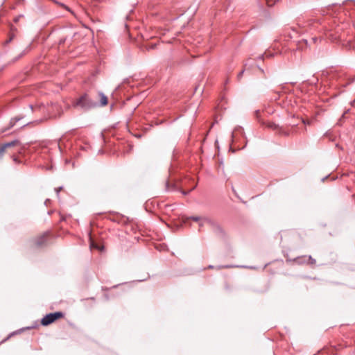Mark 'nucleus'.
Masks as SVG:
<instances>
[{
  "instance_id": "obj_6",
  "label": "nucleus",
  "mask_w": 355,
  "mask_h": 355,
  "mask_svg": "<svg viewBox=\"0 0 355 355\" xmlns=\"http://www.w3.org/2000/svg\"><path fill=\"white\" fill-rule=\"evenodd\" d=\"M312 28H318V26H315V23L312 21V20L304 22L302 26L300 25V32H308L309 30H311Z\"/></svg>"
},
{
  "instance_id": "obj_2",
  "label": "nucleus",
  "mask_w": 355,
  "mask_h": 355,
  "mask_svg": "<svg viewBox=\"0 0 355 355\" xmlns=\"http://www.w3.org/2000/svg\"><path fill=\"white\" fill-rule=\"evenodd\" d=\"M343 29V26L340 27V26H337L335 29V33H332L331 30H327L325 33V37L327 39L330 40L332 42H336L337 40H344L345 37V33H340V31Z\"/></svg>"
},
{
  "instance_id": "obj_18",
  "label": "nucleus",
  "mask_w": 355,
  "mask_h": 355,
  "mask_svg": "<svg viewBox=\"0 0 355 355\" xmlns=\"http://www.w3.org/2000/svg\"><path fill=\"white\" fill-rule=\"evenodd\" d=\"M191 219L196 222H200L202 220V218L198 216H191Z\"/></svg>"
},
{
  "instance_id": "obj_12",
  "label": "nucleus",
  "mask_w": 355,
  "mask_h": 355,
  "mask_svg": "<svg viewBox=\"0 0 355 355\" xmlns=\"http://www.w3.org/2000/svg\"><path fill=\"white\" fill-rule=\"evenodd\" d=\"M347 46L349 49H355V42L352 41L351 40H349L347 43Z\"/></svg>"
},
{
  "instance_id": "obj_4",
  "label": "nucleus",
  "mask_w": 355,
  "mask_h": 355,
  "mask_svg": "<svg viewBox=\"0 0 355 355\" xmlns=\"http://www.w3.org/2000/svg\"><path fill=\"white\" fill-rule=\"evenodd\" d=\"M263 124L266 128L276 131L277 133L279 134V135L288 136L290 134L289 132L285 130L282 127L279 126L277 124L272 121L264 122L263 123Z\"/></svg>"
},
{
  "instance_id": "obj_27",
  "label": "nucleus",
  "mask_w": 355,
  "mask_h": 355,
  "mask_svg": "<svg viewBox=\"0 0 355 355\" xmlns=\"http://www.w3.org/2000/svg\"><path fill=\"white\" fill-rule=\"evenodd\" d=\"M91 245H92V247L98 248L97 246H95V245H94V244L93 243L91 244Z\"/></svg>"
},
{
  "instance_id": "obj_21",
  "label": "nucleus",
  "mask_w": 355,
  "mask_h": 355,
  "mask_svg": "<svg viewBox=\"0 0 355 355\" xmlns=\"http://www.w3.org/2000/svg\"><path fill=\"white\" fill-rule=\"evenodd\" d=\"M195 189V187H193L191 190L188 191H182V193L183 195H187L189 192H191L192 190H193Z\"/></svg>"
},
{
  "instance_id": "obj_19",
  "label": "nucleus",
  "mask_w": 355,
  "mask_h": 355,
  "mask_svg": "<svg viewBox=\"0 0 355 355\" xmlns=\"http://www.w3.org/2000/svg\"><path fill=\"white\" fill-rule=\"evenodd\" d=\"M302 122L304 125H311V120H302Z\"/></svg>"
},
{
  "instance_id": "obj_5",
  "label": "nucleus",
  "mask_w": 355,
  "mask_h": 355,
  "mask_svg": "<svg viewBox=\"0 0 355 355\" xmlns=\"http://www.w3.org/2000/svg\"><path fill=\"white\" fill-rule=\"evenodd\" d=\"M19 144V141L17 139H15L10 142H8V143H6V144L0 146V159H1L2 157L3 156V155L6 152V149L7 148L15 146L18 145Z\"/></svg>"
},
{
  "instance_id": "obj_8",
  "label": "nucleus",
  "mask_w": 355,
  "mask_h": 355,
  "mask_svg": "<svg viewBox=\"0 0 355 355\" xmlns=\"http://www.w3.org/2000/svg\"><path fill=\"white\" fill-rule=\"evenodd\" d=\"M46 235H47V234H44L43 235H42L41 236L37 238L35 241V244L37 246H42L43 244H44L46 242Z\"/></svg>"
},
{
  "instance_id": "obj_29",
  "label": "nucleus",
  "mask_w": 355,
  "mask_h": 355,
  "mask_svg": "<svg viewBox=\"0 0 355 355\" xmlns=\"http://www.w3.org/2000/svg\"><path fill=\"white\" fill-rule=\"evenodd\" d=\"M48 201H49V200H46V202H45V203H46H46H48Z\"/></svg>"
},
{
  "instance_id": "obj_11",
  "label": "nucleus",
  "mask_w": 355,
  "mask_h": 355,
  "mask_svg": "<svg viewBox=\"0 0 355 355\" xmlns=\"http://www.w3.org/2000/svg\"><path fill=\"white\" fill-rule=\"evenodd\" d=\"M306 259H307V257L303 256V257H297V258L295 259L294 261H295L296 263H297L299 264H302L304 263H306L307 262Z\"/></svg>"
},
{
  "instance_id": "obj_22",
  "label": "nucleus",
  "mask_w": 355,
  "mask_h": 355,
  "mask_svg": "<svg viewBox=\"0 0 355 355\" xmlns=\"http://www.w3.org/2000/svg\"><path fill=\"white\" fill-rule=\"evenodd\" d=\"M243 73H244V71H243H243H241L238 74V78H241L242 77V76H243Z\"/></svg>"
},
{
  "instance_id": "obj_13",
  "label": "nucleus",
  "mask_w": 355,
  "mask_h": 355,
  "mask_svg": "<svg viewBox=\"0 0 355 355\" xmlns=\"http://www.w3.org/2000/svg\"><path fill=\"white\" fill-rule=\"evenodd\" d=\"M175 189V184H170L168 182H166V190L167 191H173Z\"/></svg>"
},
{
  "instance_id": "obj_24",
  "label": "nucleus",
  "mask_w": 355,
  "mask_h": 355,
  "mask_svg": "<svg viewBox=\"0 0 355 355\" xmlns=\"http://www.w3.org/2000/svg\"><path fill=\"white\" fill-rule=\"evenodd\" d=\"M12 40V37H10L9 40H8L6 41V44H8L9 42H10Z\"/></svg>"
},
{
  "instance_id": "obj_26",
  "label": "nucleus",
  "mask_w": 355,
  "mask_h": 355,
  "mask_svg": "<svg viewBox=\"0 0 355 355\" xmlns=\"http://www.w3.org/2000/svg\"><path fill=\"white\" fill-rule=\"evenodd\" d=\"M217 229H218V230L219 232H222V230H221L220 227H217Z\"/></svg>"
},
{
  "instance_id": "obj_25",
  "label": "nucleus",
  "mask_w": 355,
  "mask_h": 355,
  "mask_svg": "<svg viewBox=\"0 0 355 355\" xmlns=\"http://www.w3.org/2000/svg\"><path fill=\"white\" fill-rule=\"evenodd\" d=\"M214 268V266H212V265H209V266H208V268Z\"/></svg>"
},
{
  "instance_id": "obj_1",
  "label": "nucleus",
  "mask_w": 355,
  "mask_h": 355,
  "mask_svg": "<svg viewBox=\"0 0 355 355\" xmlns=\"http://www.w3.org/2000/svg\"><path fill=\"white\" fill-rule=\"evenodd\" d=\"M98 105V103L92 99L87 94L80 96L73 103V106L76 108L87 111Z\"/></svg>"
},
{
  "instance_id": "obj_10",
  "label": "nucleus",
  "mask_w": 355,
  "mask_h": 355,
  "mask_svg": "<svg viewBox=\"0 0 355 355\" xmlns=\"http://www.w3.org/2000/svg\"><path fill=\"white\" fill-rule=\"evenodd\" d=\"M22 119V117H19V116H16V117H14L12 119H11L10 121V125L9 127L7 128L8 129H10V128L13 127L15 123L20 121L21 119Z\"/></svg>"
},
{
  "instance_id": "obj_28",
  "label": "nucleus",
  "mask_w": 355,
  "mask_h": 355,
  "mask_svg": "<svg viewBox=\"0 0 355 355\" xmlns=\"http://www.w3.org/2000/svg\"><path fill=\"white\" fill-rule=\"evenodd\" d=\"M234 132H232V139L234 138Z\"/></svg>"
},
{
  "instance_id": "obj_17",
  "label": "nucleus",
  "mask_w": 355,
  "mask_h": 355,
  "mask_svg": "<svg viewBox=\"0 0 355 355\" xmlns=\"http://www.w3.org/2000/svg\"><path fill=\"white\" fill-rule=\"evenodd\" d=\"M307 262H310L311 264H314L315 263V260L312 258L311 256L307 257Z\"/></svg>"
},
{
  "instance_id": "obj_15",
  "label": "nucleus",
  "mask_w": 355,
  "mask_h": 355,
  "mask_svg": "<svg viewBox=\"0 0 355 355\" xmlns=\"http://www.w3.org/2000/svg\"><path fill=\"white\" fill-rule=\"evenodd\" d=\"M304 44L305 45H306V44H307V40H301V41H299L298 44H297V45H298V48H302V45H303Z\"/></svg>"
},
{
  "instance_id": "obj_20",
  "label": "nucleus",
  "mask_w": 355,
  "mask_h": 355,
  "mask_svg": "<svg viewBox=\"0 0 355 355\" xmlns=\"http://www.w3.org/2000/svg\"><path fill=\"white\" fill-rule=\"evenodd\" d=\"M62 189V187H58V188H55V192H56V193H57L58 197L59 196V193H60V191Z\"/></svg>"
},
{
  "instance_id": "obj_3",
  "label": "nucleus",
  "mask_w": 355,
  "mask_h": 355,
  "mask_svg": "<svg viewBox=\"0 0 355 355\" xmlns=\"http://www.w3.org/2000/svg\"><path fill=\"white\" fill-rule=\"evenodd\" d=\"M64 313L60 311H57L54 313H50L49 314H46L41 320V324L43 326H47L53 322H55L56 320L63 318Z\"/></svg>"
},
{
  "instance_id": "obj_14",
  "label": "nucleus",
  "mask_w": 355,
  "mask_h": 355,
  "mask_svg": "<svg viewBox=\"0 0 355 355\" xmlns=\"http://www.w3.org/2000/svg\"><path fill=\"white\" fill-rule=\"evenodd\" d=\"M273 56V54L270 53V52H265L264 54H262L259 57V59H263V57H266V58H272Z\"/></svg>"
},
{
  "instance_id": "obj_23",
  "label": "nucleus",
  "mask_w": 355,
  "mask_h": 355,
  "mask_svg": "<svg viewBox=\"0 0 355 355\" xmlns=\"http://www.w3.org/2000/svg\"><path fill=\"white\" fill-rule=\"evenodd\" d=\"M318 40V37H313V38H312V40H313V42H316V41H317Z\"/></svg>"
},
{
  "instance_id": "obj_9",
  "label": "nucleus",
  "mask_w": 355,
  "mask_h": 355,
  "mask_svg": "<svg viewBox=\"0 0 355 355\" xmlns=\"http://www.w3.org/2000/svg\"><path fill=\"white\" fill-rule=\"evenodd\" d=\"M205 224L212 225L213 223L209 219H208L207 218H202V220L199 222L200 227H202Z\"/></svg>"
},
{
  "instance_id": "obj_16",
  "label": "nucleus",
  "mask_w": 355,
  "mask_h": 355,
  "mask_svg": "<svg viewBox=\"0 0 355 355\" xmlns=\"http://www.w3.org/2000/svg\"><path fill=\"white\" fill-rule=\"evenodd\" d=\"M233 267H235L234 266H232V265H225V266H218L217 267L218 269H221V268H233Z\"/></svg>"
},
{
  "instance_id": "obj_7",
  "label": "nucleus",
  "mask_w": 355,
  "mask_h": 355,
  "mask_svg": "<svg viewBox=\"0 0 355 355\" xmlns=\"http://www.w3.org/2000/svg\"><path fill=\"white\" fill-rule=\"evenodd\" d=\"M98 95L100 96V103L98 104L100 106H105L107 104V97L102 92H99Z\"/></svg>"
}]
</instances>
